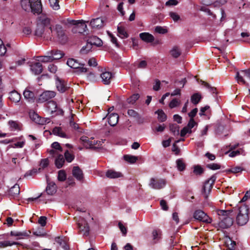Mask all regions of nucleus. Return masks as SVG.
<instances>
[{
	"instance_id": "obj_9",
	"label": "nucleus",
	"mask_w": 250,
	"mask_h": 250,
	"mask_svg": "<svg viewBox=\"0 0 250 250\" xmlns=\"http://www.w3.org/2000/svg\"><path fill=\"white\" fill-rule=\"evenodd\" d=\"M67 64L71 68L77 69L80 72H86L87 69L84 67V64L79 63L74 59H69L67 61Z\"/></svg>"
},
{
	"instance_id": "obj_27",
	"label": "nucleus",
	"mask_w": 250,
	"mask_h": 250,
	"mask_svg": "<svg viewBox=\"0 0 250 250\" xmlns=\"http://www.w3.org/2000/svg\"><path fill=\"white\" fill-rule=\"evenodd\" d=\"M225 154H228L230 157H234L236 156L240 155H244L245 154V151L243 148H239L238 150H230L227 151Z\"/></svg>"
},
{
	"instance_id": "obj_3",
	"label": "nucleus",
	"mask_w": 250,
	"mask_h": 250,
	"mask_svg": "<svg viewBox=\"0 0 250 250\" xmlns=\"http://www.w3.org/2000/svg\"><path fill=\"white\" fill-rule=\"evenodd\" d=\"M249 220V208L246 205L241 206L236 217L237 223L241 226L245 225Z\"/></svg>"
},
{
	"instance_id": "obj_50",
	"label": "nucleus",
	"mask_w": 250,
	"mask_h": 250,
	"mask_svg": "<svg viewBox=\"0 0 250 250\" xmlns=\"http://www.w3.org/2000/svg\"><path fill=\"white\" fill-rule=\"evenodd\" d=\"M29 116L30 118L35 122L38 123V124H41L40 123V117L38 116V115L35 112H30Z\"/></svg>"
},
{
	"instance_id": "obj_29",
	"label": "nucleus",
	"mask_w": 250,
	"mask_h": 250,
	"mask_svg": "<svg viewBox=\"0 0 250 250\" xmlns=\"http://www.w3.org/2000/svg\"><path fill=\"white\" fill-rule=\"evenodd\" d=\"M20 189L19 185L15 184L9 190V194L10 196L15 197L19 194Z\"/></svg>"
},
{
	"instance_id": "obj_58",
	"label": "nucleus",
	"mask_w": 250,
	"mask_h": 250,
	"mask_svg": "<svg viewBox=\"0 0 250 250\" xmlns=\"http://www.w3.org/2000/svg\"><path fill=\"white\" fill-rule=\"evenodd\" d=\"M155 31L158 33L160 34H165L167 31L166 29L161 27V26H156L155 28Z\"/></svg>"
},
{
	"instance_id": "obj_31",
	"label": "nucleus",
	"mask_w": 250,
	"mask_h": 250,
	"mask_svg": "<svg viewBox=\"0 0 250 250\" xmlns=\"http://www.w3.org/2000/svg\"><path fill=\"white\" fill-rule=\"evenodd\" d=\"M65 159H64L63 156L62 154L57 155L55 160V164L58 168H61L64 163Z\"/></svg>"
},
{
	"instance_id": "obj_60",
	"label": "nucleus",
	"mask_w": 250,
	"mask_h": 250,
	"mask_svg": "<svg viewBox=\"0 0 250 250\" xmlns=\"http://www.w3.org/2000/svg\"><path fill=\"white\" fill-rule=\"evenodd\" d=\"M51 146H52V148H53L55 150H57L61 152H62V147L60 146V145L58 142H54L52 144Z\"/></svg>"
},
{
	"instance_id": "obj_54",
	"label": "nucleus",
	"mask_w": 250,
	"mask_h": 250,
	"mask_svg": "<svg viewBox=\"0 0 250 250\" xmlns=\"http://www.w3.org/2000/svg\"><path fill=\"white\" fill-rule=\"evenodd\" d=\"M229 210H218L217 214L219 216H220V218H223L226 216H227L228 214L229 213Z\"/></svg>"
},
{
	"instance_id": "obj_15",
	"label": "nucleus",
	"mask_w": 250,
	"mask_h": 250,
	"mask_svg": "<svg viewBox=\"0 0 250 250\" xmlns=\"http://www.w3.org/2000/svg\"><path fill=\"white\" fill-rule=\"evenodd\" d=\"M8 125L12 131H20L22 128V124L17 121L9 120L8 122Z\"/></svg>"
},
{
	"instance_id": "obj_21",
	"label": "nucleus",
	"mask_w": 250,
	"mask_h": 250,
	"mask_svg": "<svg viewBox=\"0 0 250 250\" xmlns=\"http://www.w3.org/2000/svg\"><path fill=\"white\" fill-rule=\"evenodd\" d=\"M31 70L35 75H39L42 71V66L40 62H36L31 65Z\"/></svg>"
},
{
	"instance_id": "obj_12",
	"label": "nucleus",
	"mask_w": 250,
	"mask_h": 250,
	"mask_svg": "<svg viewBox=\"0 0 250 250\" xmlns=\"http://www.w3.org/2000/svg\"><path fill=\"white\" fill-rule=\"evenodd\" d=\"M56 95V93L53 91H46L43 92L42 94H41L39 98H38V102L39 103H43L53 98H54Z\"/></svg>"
},
{
	"instance_id": "obj_39",
	"label": "nucleus",
	"mask_w": 250,
	"mask_h": 250,
	"mask_svg": "<svg viewBox=\"0 0 250 250\" xmlns=\"http://www.w3.org/2000/svg\"><path fill=\"white\" fill-rule=\"evenodd\" d=\"M52 59L59 60L61 59L63 56V54L61 51L54 50L51 51V56Z\"/></svg>"
},
{
	"instance_id": "obj_48",
	"label": "nucleus",
	"mask_w": 250,
	"mask_h": 250,
	"mask_svg": "<svg viewBox=\"0 0 250 250\" xmlns=\"http://www.w3.org/2000/svg\"><path fill=\"white\" fill-rule=\"evenodd\" d=\"M140 96L138 94H134L127 99V102L130 104H134L139 99Z\"/></svg>"
},
{
	"instance_id": "obj_33",
	"label": "nucleus",
	"mask_w": 250,
	"mask_h": 250,
	"mask_svg": "<svg viewBox=\"0 0 250 250\" xmlns=\"http://www.w3.org/2000/svg\"><path fill=\"white\" fill-rule=\"evenodd\" d=\"M10 235L13 236L18 237V239H22L25 237L29 236L28 233L26 231H11Z\"/></svg>"
},
{
	"instance_id": "obj_10",
	"label": "nucleus",
	"mask_w": 250,
	"mask_h": 250,
	"mask_svg": "<svg viewBox=\"0 0 250 250\" xmlns=\"http://www.w3.org/2000/svg\"><path fill=\"white\" fill-rule=\"evenodd\" d=\"M244 77H246L250 79V69L243 70L236 72L235 79L238 83H242L244 84L246 83Z\"/></svg>"
},
{
	"instance_id": "obj_64",
	"label": "nucleus",
	"mask_w": 250,
	"mask_h": 250,
	"mask_svg": "<svg viewBox=\"0 0 250 250\" xmlns=\"http://www.w3.org/2000/svg\"><path fill=\"white\" fill-rule=\"evenodd\" d=\"M89 66L96 67L98 65V63L96 59L94 58L90 59L88 61Z\"/></svg>"
},
{
	"instance_id": "obj_41",
	"label": "nucleus",
	"mask_w": 250,
	"mask_h": 250,
	"mask_svg": "<svg viewBox=\"0 0 250 250\" xmlns=\"http://www.w3.org/2000/svg\"><path fill=\"white\" fill-rule=\"evenodd\" d=\"M186 164L182 159H179L176 161V167L178 170L183 171L186 168Z\"/></svg>"
},
{
	"instance_id": "obj_47",
	"label": "nucleus",
	"mask_w": 250,
	"mask_h": 250,
	"mask_svg": "<svg viewBox=\"0 0 250 250\" xmlns=\"http://www.w3.org/2000/svg\"><path fill=\"white\" fill-rule=\"evenodd\" d=\"M170 131L174 135H178L179 132V126L177 124H171L169 125Z\"/></svg>"
},
{
	"instance_id": "obj_17",
	"label": "nucleus",
	"mask_w": 250,
	"mask_h": 250,
	"mask_svg": "<svg viewBox=\"0 0 250 250\" xmlns=\"http://www.w3.org/2000/svg\"><path fill=\"white\" fill-rule=\"evenodd\" d=\"M24 99L29 102H34L35 99L34 93L30 89V88H26L23 92Z\"/></svg>"
},
{
	"instance_id": "obj_49",
	"label": "nucleus",
	"mask_w": 250,
	"mask_h": 250,
	"mask_svg": "<svg viewBox=\"0 0 250 250\" xmlns=\"http://www.w3.org/2000/svg\"><path fill=\"white\" fill-rule=\"evenodd\" d=\"M50 6L54 10H58L60 8V5L58 0H48Z\"/></svg>"
},
{
	"instance_id": "obj_40",
	"label": "nucleus",
	"mask_w": 250,
	"mask_h": 250,
	"mask_svg": "<svg viewBox=\"0 0 250 250\" xmlns=\"http://www.w3.org/2000/svg\"><path fill=\"white\" fill-rule=\"evenodd\" d=\"M65 160L68 163H71L75 158L74 154L68 150H66L64 153Z\"/></svg>"
},
{
	"instance_id": "obj_52",
	"label": "nucleus",
	"mask_w": 250,
	"mask_h": 250,
	"mask_svg": "<svg viewBox=\"0 0 250 250\" xmlns=\"http://www.w3.org/2000/svg\"><path fill=\"white\" fill-rule=\"evenodd\" d=\"M6 52V48L3 41L0 39V56H3Z\"/></svg>"
},
{
	"instance_id": "obj_34",
	"label": "nucleus",
	"mask_w": 250,
	"mask_h": 250,
	"mask_svg": "<svg viewBox=\"0 0 250 250\" xmlns=\"http://www.w3.org/2000/svg\"><path fill=\"white\" fill-rule=\"evenodd\" d=\"M92 46L88 42L85 45L83 46L80 50V53L82 55L87 54L92 51Z\"/></svg>"
},
{
	"instance_id": "obj_1",
	"label": "nucleus",
	"mask_w": 250,
	"mask_h": 250,
	"mask_svg": "<svg viewBox=\"0 0 250 250\" xmlns=\"http://www.w3.org/2000/svg\"><path fill=\"white\" fill-rule=\"evenodd\" d=\"M51 33L52 29L50 19L46 15H41L37 19L35 35L47 40L51 39Z\"/></svg>"
},
{
	"instance_id": "obj_6",
	"label": "nucleus",
	"mask_w": 250,
	"mask_h": 250,
	"mask_svg": "<svg viewBox=\"0 0 250 250\" xmlns=\"http://www.w3.org/2000/svg\"><path fill=\"white\" fill-rule=\"evenodd\" d=\"M216 180V177L215 176H211L207 181H206L204 185L203 186L202 191L204 194V197L207 198L208 196V195L209 194L212 188V186L214 184V182Z\"/></svg>"
},
{
	"instance_id": "obj_59",
	"label": "nucleus",
	"mask_w": 250,
	"mask_h": 250,
	"mask_svg": "<svg viewBox=\"0 0 250 250\" xmlns=\"http://www.w3.org/2000/svg\"><path fill=\"white\" fill-rule=\"evenodd\" d=\"M207 167L212 170H217L220 168L221 167L219 164H210L207 166Z\"/></svg>"
},
{
	"instance_id": "obj_13",
	"label": "nucleus",
	"mask_w": 250,
	"mask_h": 250,
	"mask_svg": "<svg viewBox=\"0 0 250 250\" xmlns=\"http://www.w3.org/2000/svg\"><path fill=\"white\" fill-rule=\"evenodd\" d=\"M220 220L221 221L219 223V225L223 229L230 227L233 222V219L228 215L223 218H220Z\"/></svg>"
},
{
	"instance_id": "obj_45",
	"label": "nucleus",
	"mask_w": 250,
	"mask_h": 250,
	"mask_svg": "<svg viewBox=\"0 0 250 250\" xmlns=\"http://www.w3.org/2000/svg\"><path fill=\"white\" fill-rule=\"evenodd\" d=\"M124 158L125 161L131 164L135 163L137 160V158L136 156L132 155H125L124 156Z\"/></svg>"
},
{
	"instance_id": "obj_42",
	"label": "nucleus",
	"mask_w": 250,
	"mask_h": 250,
	"mask_svg": "<svg viewBox=\"0 0 250 250\" xmlns=\"http://www.w3.org/2000/svg\"><path fill=\"white\" fill-rule=\"evenodd\" d=\"M158 114V118L161 122H164L167 119V115L162 110H158L155 112Z\"/></svg>"
},
{
	"instance_id": "obj_36",
	"label": "nucleus",
	"mask_w": 250,
	"mask_h": 250,
	"mask_svg": "<svg viewBox=\"0 0 250 250\" xmlns=\"http://www.w3.org/2000/svg\"><path fill=\"white\" fill-rule=\"evenodd\" d=\"M55 241L64 250H67L68 249V246L67 245L65 241L62 237H56Z\"/></svg>"
},
{
	"instance_id": "obj_51",
	"label": "nucleus",
	"mask_w": 250,
	"mask_h": 250,
	"mask_svg": "<svg viewBox=\"0 0 250 250\" xmlns=\"http://www.w3.org/2000/svg\"><path fill=\"white\" fill-rule=\"evenodd\" d=\"M102 143L101 141L95 140L93 138L91 148L97 149L99 148L102 146Z\"/></svg>"
},
{
	"instance_id": "obj_53",
	"label": "nucleus",
	"mask_w": 250,
	"mask_h": 250,
	"mask_svg": "<svg viewBox=\"0 0 250 250\" xmlns=\"http://www.w3.org/2000/svg\"><path fill=\"white\" fill-rule=\"evenodd\" d=\"M58 179L60 181H63L66 179V174L64 171L60 170L58 172Z\"/></svg>"
},
{
	"instance_id": "obj_37",
	"label": "nucleus",
	"mask_w": 250,
	"mask_h": 250,
	"mask_svg": "<svg viewBox=\"0 0 250 250\" xmlns=\"http://www.w3.org/2000/svg\"><path fill=\"white\" fill-rule=\"evenodd\" d=\"M153 240L155 243L158 242L161 238L162 232L159 229L154 230L152 231Z\"/></svg>"
},
{
	"instance_id": "obj_4",
	"label": "nucleus",
	"mask_w": 250,
	"mask_h": 250,
	"mask_svg": "<svg viewBox=\"0 0 250 250\" xmlns=\"http://www.w3.org/2000/svg\"><path fill=\"white\" fill-rule=\"evenodd\" d=\"M51 34L56 35L59 42L61 43H65L67 41V37L62 29V26L60 25H56L55 28L52 30Z\"/></svg>"
},
{
	"instance_id": "obj_44",
	"label": "nucleus",
	"mask_w": 250,
	"mask_h": 250,
	"mask_svg": "<svg viewBox=\"0 0 250 250\" xmlns=\"http://www.w3.org/2000/svg\"><path fill=\"white\" fill-rule=\"evenodd\" d=\"M20 243L18 242H11L9 241H4L3 242H0V248H3L7 246H11L14 245H19Z\"/></svg>"
},
{
	"instance_id": "obj_46",
	"label": "nucleus",
	"mask_w": 250,
	"mask_h": 250,
	"mask_svg": "<svg viewBox=\"0 0 250 250\" xmlns=\"http://www.w3.org/2000/svg\"><path fill=\"white\" fill-rule=\"evenodd\" d=\"M181 104V101L176 98L173 99L169 104V107L173 108L178 106Z\"/></svg>"
},
{
	"instance_id": "obj_26",
	"label": "nucleus",
	"mask_w": 250,
	"mask_h": 250,
	"mask_svg": "<svg viewBox=\"0 0 250 250\" xmlns=\"http://www.w3.org/2000/svg\"><path fill=\"white\" fill-rule=\"evenodd\" d=\"M52 133L62 138H68V136L65 133L61 127H55L52 130Z\"/></svg>"
},
{
	"instance_id": "obj_14",
	"label": "nucleus",
	"mask_w": 250,
	"mask_h": 250,
	"mask_svg": "<svg viewBox=\"0 0 250 250\" xmlns=\"http://www.w3.org/2000/svg\"><path fill=\"white\" fill-rule=\"evenodd\" d=\"M102 83L104 84H109L114 77V75L109 71H105L100 75Z\"/></svg>"
},
{
	"instance_id": "obj_30",
	"label": "nucleus",
	"mask_w": 250,
	"mask_h": 250,
	"mask_svg": "<svg viewBox=\"0 0 250 250\" xmlns=\"http://www.w3.org/2000/svg\"><path fill=\"white\" fill-rule=\"evenodd\" d=\"M105 175L109 178H117L121 177L122 174L121 172L110 169L106 171Z\"/></svg>"
},
{
	"instance_id": "obj_25",
	"label": "nucleus",
	"mask_w": 250,
	"mask_h": 250,
	"mask_svg": "<svg viewBox=\"0 0 250 250\" xmlns=\"http://www.w3.org/2000/svg\"><path fill=\"white\" fill-rule=\"evenodd\" d=\"M67 23L70 24L76 25L78 27L81 28L83 31H85L87 26L83 21H75L67 20Z\"/></svg>"
},
{
	"instance_id": "obj_28",
	"label": "nucleus",
	"mask_w": 250,
	"mask_h": 250,
	"mask_svg": "<svg viewBox=\"0 0 250 250\" xmlns=\"http://www.w3.org/2000/svg\"><path fill=\"white\" fill-rule=\"evenodd\" d=\"M81 140L85 147L86 148H91L93 138H91L89 139L86 136H83L81 137Z\"/></svg>"
},
{
	"instance_id": "obj_56",
	"label": "nucleus",
	"mask_w": 250,
	"mask_h": 250,
	"mask_svg": "<svg viewBox=\"0 0 250 250\" xmlns=\"http://www.w3.org/2000/svg\"><path fill=\"white\" fill-rule=\"evenodd\" d=\"M227 245L228 249L229 250H234L235 249V246L236 245L235 242L232 241L231 240H229L227 242Z\"/></svg>"
},
{
	"instance_id": "obj_19",
	"label": "nucleus",
	"mask_w": 250,
	"mask_h": 250,
	"mask_svg": "<svg viewBox=\"0 0 250 250\" xmlns=\"http://www.w3.org/2000/svg\"><path fill=\"white\" fill-rule=\"evenodd\" d=\"M73 176L79 181H81L83 178V171L79 167H74L72 170Z\"/></svg>"
},
{
	"instance_id": "obj_20",
	"label": "nucleus",
	"mask_w": 250,
	"mask_h": 250,
	"mask_svg": "<svg viewBox=\"0 0 250 250\" xmlns=\"http://www.w3.org/2000/svg\"><path fill=\"white\" fill-rule=\"evenodd\" d=\"M139 37L142 41L147 43L152 42L154 40L153 36L147 32L140 33Z\"/></svg>"
},
{
	"instance_id": "obj_5",
	"label": "nucleus",
	"mask_w": 250,
	"mask_h": 250,
	"mask_svg": "<svg viewBox=\"0 0 250 250\" xmlns=\"http://www.w3.org/2000/svg\"><path fill=\"white\" fill-rule=\"evenodd\" d=\"M46 107L48 112L52 116L62 115L63 110L58 106L56 102L54 101H50L46 104Z\"/></svg>"
},
{
	"instance_id": "obj_62",
	"label": "nucleus",
	"mask_w": 250,
	"mask_h": 250,
	"mask_svg": "<svg viewBox=\"0 0 250 250\" xmlns=\"http://www.w3.org/2000/svg\"><path fill=\"white\" fill-rule=\"evenodd\" d=\"M118 226H119V228L121 231L122 232L123 235H124V236L126 235V233H127V230H126V227H125L121 222H119L118 223Z\"/></svg>"
},
{
	"instance_id": "obj_2",
	"label": "nucleus",
	"mask_w": 250,
	"mask_h": 250,
	"mask_svg": "<svg viewBox=\"0 0 250 250\" xmlns=\"http://www.w3.org/2000/svg\"><path fill=\"white\" fill-rule=\"evenodd\" d=\"M21 6L26 11H31L33 13H40L42 11L41 0H21Z\"/></svg>"
},
{
	"instance_id": "obj_16",
	"label": "nucleus",
	"mask_w": 250,
	"mask_h": 250,
	"mask_svg": "<svg viewBox=\"0 0 250 250\" xmlns=\"http://www.w3.org/2000/svg\"><path fill=\"white\" fill-rule=\"evenodd\" d=\"M104 20L103 18H97L90 21V25L94 29H99L104 26Z\"/></svg>"
},
{
	"instance_id": "obj_22",
	"label": "nucleus",
	"mask_w": 250,
	"mask_h": 250,
	"mask_svg": "<svg viewBox=\"0 0 250 250\" xmlns=\"http://www.w3.org/2000/svg\"><path fill=\"white\" fill-rule=\"evenodd\" d=\"M9 99L12 102L18 103L20 102L21 96L17 91L13 90L9 93Z\"/></svg>"
},
{
	"instance_id": "obj_38",
	"label": "nucleus",
	"mask_w": 250,
	"mask_h": 250,
	"mask_svg": "<svg viewBox=\"0 0 250 250\" xmlns=\"http://www.w3.org/2000/svg\"><path fill=\"white\" fill-rule=\"evenodd\" d=\"M181 53V49L177 46H174L170 50V54L174 58H178Z\"/></svg>"
},
{
	"instance_id": "obj_23",
	"label": "nucleus",
	"mask_w": 250,
	"mask_h": 250,
	"mask_svg": "<svg viewBox=\"0 0 250 250\" xmlns=\"http://www.w3.org/2000/svg\"><path fill=\"white\" fill-rule=\"evenodd\" d=\"M56 85L58 90L62 93L65 92L68 88L65 82L58 78L56 79Z\"/></svg>"
},
{
	"instance_id": "obj_24",
	"label": "nucleus",
	"mask_w": 250,
	"mask_h": 250,
	"mask_svg": "<svg viewBox=\"0 0 250 250\" xmlns=\"http://www.w3.org/2000/svg\"><path fill=\"white\" fill-rule=\"evenodd\" d=\"M57 190V187L53 182L47 181V186L46 188V191L48 195H52L55 194Z\"/></svg>"
},
{
	"instance_id": "obj_61",
	"label": "nucleus",
	"mask_w": 250,
	"mask_h": 250,
	"mask_svg": "<svg viewBox=\"0 0 250 250\" xmlns=\"http://www.w3.org/2000/svg\"><path fill=\"white\" fill-rule=\"evenodd\" d=\"M47 218L45 216H41L39 218L38 223L42 227H44L46 224Z\"/></svg>"
},
{
	"instance_id": "obj_63",
	"label": "nucleus",
	"mask_w": 250,
	"mask_h": 250,
	"mask_svg": "<svg viewBox=\"0 0 250 250\" xmlns=\"http://www.w3.org/2000/svg\"><path fill=\"white\" fill-rule=\"evenodd\" d=\"M196 125H197V123L194 121V119H190L187 126L189 129V130H191V129Z\"/></svg>"
},
{
	"instance_id": "obj_55",
	"label": "nucleus",
	"mask_w": 250,
	"mask_h": 250,
	"mask_svg": "<svg viewBox=\"0 0 250 250\" xmlns=\"http://www.w3.org/2000/svg\"><path fill=\"white\" fill-rule=\"evenodd\" d=\"M169 16L174 21H177L180 19V16L175 12H170L169 13Z\"/></svg>"
},
{
	"instance_id": "obj_57",
	"label": "nucleus",
	"mask_w": 250,
	"mask_h": 250,
	"mask_svg": "<svg viewBox=\"0 0 250 250\" xmlns=\"http://www.w3.org/2000/svg\"><path fill=\"white\" fill-rule=\"evenodd\" d=\"M192 130H189V128L186 126L184 127L181 131L180 135L182 137L185 136L187 133H191Z\"/></svg>"
},
{
	"instance_id": "obj_11",
	"label": "nucleus",
	"mask_w": 250,
	"mask_h": 250,
	"mask_svg": "<svg viewBox=\"0 0 250 250\" xmlns=\"http://www.w3.org/2000/svg\"><path fill=\"white\" fill-rule=\"evenodd\" d=\"M166 184L164 179H155L152 178L150 180L149 186L150 187L155 189H160L163 188Z\"/></svg>"
},
{
	"instance_id": "obj_43",
	"label": "nucleus",
	"mask_w": 250,
	"mask_h": 250,
	"mask_svg": "<svg viewBox=\"0 0 250 250\" xmlns=\"http://www.w3.org/2000/svg\"><path fill=\"white\" fill-rule=\"evenodd\" d=\"M201 99V95L199 93L194 94L191 97V102L194 104H197Z\"/></svg>"
},
{
	"instance_id": "obj_32",
	"label": "nucleus",
	"mask_w": 250,
	"mask_h": 250,
	"mask_svg": "<svg viewBox=\"0 0 250 250\" xmlns=\"http://www.w3.org/2000/svg\"><path fill=\"white\" fill-rule=\"evenodd\" d=\"M117 30L118 36L122 38H126L128 37V34L125 30L124 27H123L121 23H120L117 26Z\"/></svg>"
},
{
	"instance_id": "obj_35",
	"label": "nucleus",
	"mask_w": 250,
	"mask_h": 250,
	"mask_svg": "<svg viewBox=\"0 0 250 250\" xmlns=\"http://www.w3.org/2000/svg\"><path fill=\"white\" fill-rule=\"evenodd\" d=\"M88 42L91 44L92 46L94 45L97 46H100L103 44L102 41L96 36L91 38Z\"/></svg>"
},
{
	"instance_id": "obj_7",
	"label": "nucleus",
	"mask_w": 250,
	"mask_h": 250,
	"mask_svg": "<svg viewBox=\"0 0 250 250\" xmlns=\"http://www.w3.org/2000/svg\"><path fill=\"white\" fill-rule=\"evenodd\" d=\"M77 221L81 233L83 235L87 236L89 234V228L86 221L82 216H80Z\"/></svg>"
},
{
	"instance_id": "obj_8",
	"label": "nucleus",
	"mask_w": 250,
	"mask_h": 250,
	"mask_svg": "<svg viewBox=\"0 0 250 250\" xmlns=\"http://www.w3.org/2000/svg\"><path fill=\"white\" fill-rule=\"evenodd\" d=\"M193 217L196 220L208 224L210 223L212 221V219L201 210H196L194 213Z\"/></svg>"
},
{
	"instance_id": "obj_18",
	"label": "nucleus",
	"mask_w": 250,
	"mask_h": 250,
	"mask_svg": "<svg viewBox=\"0 0 250 250\" xmlns=\"http://www.w3.org/2000/svg\"><path fill=\"white\" fill-rule=\"evenodd\" d=\"M108 124L112 126H115L118 122L119 116L116 113H108L107 115Z\"/></svg>"
}]
</instances>
